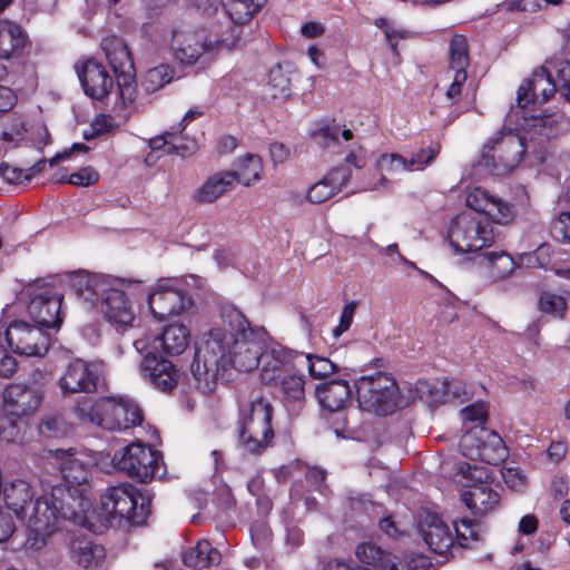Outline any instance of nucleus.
I'll return each instance as SVG.
<instances>
[{
    "label": "nucleus",
    "mask_w": 570,
    "mask_h": 570,
    "mask_svg": "<svg viewBox=\"0 0 570 570\" xmlns=\"http://www.w3.org/2000/svg\"><path fill=\"white\" fill-rule=\"evenodd\" d=\"M220 317L223 327L210 330L204 337L190 365L196 389L204 394L215 391L232 367L240 372L255 370L268 341L266 330L250 326L235 306H223Z\"/></svg>",
    "instance_id": "1"
},
{
    "label": "nucleus",
    "mask_w": 570,
    "mask_h": 570,
    "mask_svg": "<svg viewBox=\"0 0 570 570\" xmlns=\"http://www.w3.org/2000/svg\"><path fill=\"white\" fill-rule=\"evenodd\" d=\"M81 507H88L85 497L75 495L63 487H53L49 497L43 495L31 501L22 519L29 529L26 547L32 550L43 548L47 537L56 530L60 520L82 528L83 524L90 523Z\"/></svg>",
    "instance_id": "2"
},
{
    "label": "nucleus",
    "mask_w": 570,
    "mask_h": 570,
    "mask_svg": "<svg viewBox=\"0 0 570 570\" xmlns=\"http://www.w3.org/2000/svg\"><path fill=\"white\" fill-rule=\"evenodd\" d=\"M85 501L88 507L82 508L90 523L83 524V528L92 532H104L116 519L139 525L150 513V499L140 494L137 488L128 482L107 488L100 495L99 510L94 508L86 497Z\"/></svg>",
    "instance_id": "3"
},
{
    "label": "nucleus",
    "mask_w": 570,
    "mask_h": 570,
    "mask_svg": "<svg viewBox=\"0 0 570 570\" xmlns=\"http://www.w3.org/2000/svg\"><path fill=\"white\" fill-rule=\"evenodd\" d=\"M70 283L76 294L92 306L100 305L107 320L120 327L131 325L135 314L125 296L124 288L130 282L110 276L79 272L71 276Z\"/></svg>",
    "instance_id": "4"
},
{
    "label": "nucleus",
    "mask_w": 570,
    "mask_h": 570,
    "mask_svg": "<svg viewBox=\"0 0 570 570\" xmlns=\"http://www.w3.org/2000/svg\"><path fill=\"white\" fill-rule=\"evenodd\" d=\"M273 413L272 403L261 391L239 404L237 442L244 452L259 455L273 444Z\"/></svg>",
    "instance_id": "5"
},
{
    "label": "nucleus",
    "mask_w": 570,
    "mask_h": 570,
    "mask_svg": "<svg viewBox=\"0 0 570 570\" xmlns=\"http://www.w3.org/2000/svg\"><path fill=\"white\" fill-rule=\"evenodd\" d=\"M531 147L517 130L503 126L490 137L482 149L479 166L495 176L510 175Z\"/></svg>",
    "instance_id": "6"
},
{
    "label": "nucleus",
    "mask_w": 570,
    "mask_h": 570,
    "mask_svg": "<svg viewBox=\"0 0 570 570\" xmlns=\"http://www.w3.org/2000/svg\"><path fill=\"white\" fill-rule=\"evenodd\" d=\"M13 353L23 356H43L49 348V337L40 326H31L22 321L12 322L3 332L0 327V376L11 377L17 371V361L8 354L2 344V335Z\"/></svg>",
    "instance_id": "7"
},
{
    "label": "nucleus",
    "mask_w": 570,
    "mask_h": 570,
    "mask_svg": "<svg viewBox=\"0 0 570 570\" xmlns=\"http://www.w3.org/2000/svg\"><path fill=\"white\" fill-rule=\"evenodd\" d=\"M355 389L363 411L385 416L397 407L399 389L395 380L387 373L376 372L361 376L355 382Z\"/></svg>",
    "instance_id": "8"
},
{
    "label": "nucleus",
    "mask_w": 570,
    "mask_h": 570,
    "mask_svg": "<svg viewBox=\"0 0 570 570\" xmlns=\"http://www.w3.org/2000/svg\"><path fill=\"white\" fill-rule=\"evenodd\" d=\"M448 237L455 252L470 253L490 246L494 233L488 218L462 212L451 220Z\"/></svg>",
    "instance_id": "9"
},
{
    "label": "nucleus",
    "mask_w": 570,
    "mask_h": 570,
    "mask_svg": "<svg viewBox=\"0 0 570 570\" xmlns=\"http://www.w3.org/2000/svg\"><path fill=\"white\" fill-rule=\"evenodd\" d=\"M116 468L131 479L147 483L160 474L163 461L158 451L139 442L129 444L112 459Z\"/></svg>",
    "instance_id": "10"
},
{
    "label": "nucleus",
    "mask_w": 570,
    "mask_h": 570,
    "mask_svg": "<svg viewBox=\"0 0 570 570\" xmlns=\"http://www.w3.org/2000/svg\"><path fill=\"white\" fill-rule=\"evenodd\" d=\"M460 473L465 480L473 482L466 484L468 490L463 492L462 501L474 514L482 517L498 509L500 494L488 482H482L487 476L483 469L463 463L460 465Z\"/></svg>",
    "instance_id": "11"
},
{
    "label": "nucleus",
    "mask_w": 570,
    "mask_h": 570,
    "mask_svg": "<svg viewBox=\"0 0 570 570\" xmlns=\"http://www.w3.org/2000/svg\"><path fill=\"white\" fill-rule=\"evenodd\" d=\"M100 426L110 431H122L140 425L142 410L128 396H107L98 400Z\"/></svg>",
    "instance_id": "12"
},
{
    "label": "nucleus",
    "mask_w": 570,
    "mask_h": 570,
    "mask_svg": "<svg viewBox=\"0 0 570 570\" xmlns=\"http://www.w3.org/2000/svg\"><path fill=\"white\" fill-rule=\"evenodd\" d=\"M153 315L164 321L184 312L191 304V298L178 281L165 279L157 283L148 296Z\"/></svg>",
    "instance_id": "13"
},
{
    "label": "nucleus",
    "mask_w": 570,
    "mask_h": 570,
    "mask_svg": "<svg viewBox=\"0 0 570 570\" xmlns=\"http://www.w3.org/2000/svg\"><path fill=\"white\" fill-rule=\"evenodd\" d=\"M351 386L345 380H331L320 383L315 387V396L322 409L338 413L332 421V428L337 436H345L347 419L342 412L351 401Z\"/></svg>",
    "instance_id": "14"
},
{
    "label": "nucleus",
    "mask_w": 570,
    "mask_h": 570,
    "mask_svg": "<svg viewBox=\"0 0 570 570\" xmlns=\"http://www.w3.org/2000/svg\"><path fill=\"white\" fill-rule=\"evenodd\" d=\"M62 294L49 285H37L31 289L28 313L41 328H59L62 318L60 308Z\"/></svg>",
    "instance_id": "15"
},
{
    "label": "nucleus",
    "mask_w": 570,
    "mask_h": 570,
    "mask_svg": "<svg viewBox=\"0 0 570 570\" xmlns=\"http://www.w3.org/2000/svg\"><path fill=\"white\" fill-rule=\"evenodd\" d=\"M523 135L528 145L538 158L543 160L542 146L550 139L556 138L561 131V116L552 114L523 116Z\"/></svg>",
    "instance_id": "16"
},
{
    "label": "nucleus",
    "mask_w": 570,
    "mask_h": 570,
    "mask_svg": "<svg viewBox=\"0 0 570 570\" xmlns=\"http://www.w3.org/2000/svg\"><path fill=\"white\" fill-rule=\"evenodd\" d=\"M98 383L97 365L80 358L71 361L59 379V387L63 396L75 393H95Z\"/></svg>",
    "instance_id": "17"
},
{
    "label": "nucleus",
    "mask_w": 570,
    "mask_h": 570,
    "mask_svg": "<svg viewBox=\"0 0 570 570\" xmlns=\"http://www.w3.org/2000/svg\"><path fill=\"white\" fill-rule=\"evenodd\" d=\"M139 371L144 380L164 393L171 392L180 379L179 371L170 361L159 357L153 352H148L144 356Z\"/></svg>",
    "instance_id": "18"
},
{
    "label": "nucleus",
    "mask_w": 570,
    "mask_h": 570,
    "mask_svg": "<svg viewBox=\"0 0 570 570\" xmlns=\"http://www.w3.org/2000/svg\"><path fill=\"white\" fill-rule=\"evenodd\" d=\"M223 45V41L208 42L206 35L202 31L175 30L171 37L175 58L186 65H194L204 53Z\"/></svg>",
    "instance_id": "19"
},
{
    "label": "nucleus",
    "mask_w": 570,
    "mask_h": 570,
    "mask_svg": "<svg viewBox=\"0 0 570 570\" xmlns=\"http://www.w3.org/2000/svg\"><path fill=\"white\" fill-rule=\"evenodd\" d=\"M101 48L118 79L121 95L135 79V65L125 41L117 36H109L101 40Z\"/></svg>",
    "instance_id": "20"
},
{
    "label": "nucleus",
    "mask_w": 570,
    "mask_h": 570,
    "mask_svg": "<svg viewBox=\"0 0 570 570\" xmlns=\"http://www.w3.org/2000/svg\"><path fill=\"white\" fill-rule=\"evenodd\" d=\"M556 92H559L558 76L553 78L551 72L542 66L535 69L532 76L520 86L517 96L518 106L524 108L531 102L543 104Z\"/></svg>",
    "instance_id": "21"
},
{
    "label": "nucleus",
    "mask_w": 570,
    "mask_h": 570,
    "mask_svg": "<svg viewBox=\"0 0 570 570\" xmlns=\"http://www.w3.org/2000/svg\"><path fill=\"white\" fill-rule=\"evenodd\" d=\"M298 356L299 353L294 350H289L276 342L266 341V346L263 348L259 362L262 364L261 379L263 383L272 385L283 375H286V371Z\"/></svg>",
    "instance_id": "22"
},
{
    "label": "nucleus",
    "mask_w": 570,
    "mask_h": 570,
    "mask_svg": "<svg viewBox=\"0 0 570 570\" xmlns=\"http://www.w3.org/2000/svg\"><path fill=\"white\" fill-rule=\"evenodd\" d=\"M466 206L472 209L473 214H481L490 217L493 223L500 225H507L513 220L514 214L512 207L490 195L483 188H474L466 196Z\"/></svg>",
    "instance_id": "23"
},
{
    "label": "nucleus",
    "mask_w": 570,
    "mask_h": 570,
    "mask_svg": "<svg viewBox=\"0 0 570 570\" xmlns=\"http://www.w3.org/2000/svg\"><path fill=\"white\" fill-rule=\"evenodd\" d=\"M42 396V392L37 386L10 384L4 390V412L16 417L30 415L39 407Z\"/></svg>",
    "instance_id": "24"
},
{
    "label": "nucleus",
    "mask_w": 570,
    "mask_h": 570,
    "mask_svg": "<svg viewBox=\"0 0 570 570\" xmlns=\"http://www.w3.org/2000/svg\"><path fill=\"white\" fill-rule=\"evenodd\" d=\"M78 77L87 96L96 100L106 98L114 88V78L96 59H88L78 70Z\"/></svg>",
    "instance_id": "25"
},
{
    "label": "nucleus",
    "mask_w": 570,
    "mask_h": 570,
    "mask_svg": "<svg viewBox=\"0 0 570 570\" xmlns=\"http://www.w3.org/2000/svg\"><path fill=\"white\" fill-rule=\"evenodd\" d=\"M419 529L424 542L438 554L446 553L454 543L449 527L435 513L421 514Z\"/></svg>",
    "instance_id": "26"
},
{
    "label": "nucleus",
    "mask_w": 570,
    "mask_h": 570,
    "mask_svg": "<svg viewBox=\"0 0 570 570\" xmlns=\"http://www.w3.org/2000/svg\"><path fill=\"white\" fill-rule=\"evenodd\" d=\"M57 460L60 461L59 469L63 481L68 484L65 490H70L75 495H83L82 491L76 487H81L88 482L90 468L88 463H85L75 453H70V450L57 449L53 451Z\"/></svg>",
    "instance_id": "27"
},
{
    "label": "nucleus",
    "mask_w": 570,
    "mask_h": 570,
    "mask_svg": "<svg viewBox=\"0 0 570 570\" xmlns=\"http://www.w3.org/2000/svg\"><path fill=\"white\" fill-rule=\"evenodd\" d=\"M184 127L179 130H169L149 140L151 151H160L163 155H177L187 158L194 155L198 145L195 139L181 135Z\"/></svg>",
    "instance_id": "28"
},
{
    "label": "nucleus",
    "mask_w": 570,
    "mask_h": 570,
    "mask_svg": "<svg viewBox=\"0 0 570 570\" xmlns=\"http://www.w3.org/2000/svg\"><path fill=\"white\" fill-rule=\"evenodd\" d=\"M305 383L303 374L287 373L273 384L277 386L283 404L293 414H298L305 405Z\"/></svg>",
    "instance_id": "29"
},
{
    "label": "nucleus",
    "mask_w": 570,
    "mask_h": 570,
    "mask_svg": "<svg viewBox=\"0 0 570 570\" xmlns=\"http://www.w3.org/2000/svg\"><path fill=\"white\" fill-rule=\"evenodd\" d=\"M2 495L7 508L13 511L17 518L24 519L27 505L31 503L35 492L27 480L12 478L4 481Z\"/></svg>",
    "instance_id": "30"
},
{
    "label": "nucleus",
    "mask_w": 570,
    "mask_h": 570,
    "mask_svg": "<svg viewBox=\"0 0 570 570\" xmlns=\"http://www.w3.org/2000/svg\"><path fill=\"white\" fill-rule=\"evenodd\" d=\"M351 178L352 171L350 169L335 167L309 188L307 199L313 204L324 203L346 186Z\"/></svg>",
    "instance_id": "31"
},
{
    "label": "nucleus",
    "mask_w": 570,
    "mask_h": 570,
    "mask_svg": "<svg viewBox=\"0 0 570 570\" xmlns=\"http://www.w3.org/2000/svg\"><path fill=\"white\" fill-rule=\"evenodd\" d=\"M28 36L20 24L0 20V58L9 61L18 59L27 46Z\"/></svg>",
    "instance_id": "32"
},
{
    "label": "nucleus",
    "mask_w": 570,
    "mask_h": 570,
    "mask_svg": "<svg viewBox=\"0 0 570 570\" xmlns=\"http://www.w3.org/2000/svg\"><path fill=\"white\" fill-rule=\"evenodd\" d=\"M236 186V176L234 171L223 170L208 177L196 190L195 199L198 203L210 204L217 198L234 189Z\"/></svg>",
    "instance_id": "33"
},
{
    "label": "nucleus",
    "mask_w": 570,
    "mask_h": 570,
    "mask_svg": "<svg viewBox=\"0 0 570 570\" xmlns=\"http://www.w3.org/2000/svg\"><path fill=\"white\" fill-rule=\"evenodd\" d=\"M190 331L187 326L174 323L165 327L161 335L155 337L154 348L161 347L169 356L181 354L189 344Z\"/></svg>",
    "instance_id": "34"
},
{
    "label": "nucleus",
    "mask_w": 570,
    "mask_h": 570,
    "mask_svg": "<svg viewBox=\"0 0 570 570\" xmlns=\"http://www.w3.org/2000/svg\"><path fill=\"white\" fill-rule=\"evenodd\" d=\"M71 552L77 563L86 569H96L105 560V548L89 540H75Z\"/></svg>",
    "instance_id": "35"
},
{
    "label": "nucleus",
    "mask_w": 570,
    "mask_h": 570,
    "mask_svg": "<svg viewBox=\"0 0 570 570\" xmlns=\"http://www.w3.org/2000/svg\"><path fill=\"white\" fill-rule=\"evenodd\" d=\"M222 560L219 551L210 546L207 540L199 541L195 547L183 554V561L187 567L204 569L218 564Z\"/></svg>",
    "instance_id": "36"
},
{
    "label": "nucleus",
    "mask_w": 570,
    "mask_h": 570,
    "mask_svg": "<svg viewBox=\"0 0 570 570\" xmlns=\"http://www.w3.org/2000/svg\"><path fill=\"white\" fill-rule=\"evenodd\" d=\"M481 432L484 433L485 439L480 449V456H476L475 461L479 460L491 465L503 462L508 456V449L501 436L497 432L484 428H481Z\"/></svg>",
    "instance_id": "37"
},
{
    "label": "nucleus",
    "mask_w": 570,
    "mask_h": 570,
    "mask_svg": "<svg viewBox=\"0 0 570 570\" xmlns=\"http://www.w3.org/2000/svg\"><path fill=\"white\" fill-rule=\"evenodd\" d=\"M356 557L365 564L372 566L373 569L379 570H395L399 569L394 558L383 551L374 543H362L356 548Z\"/></svg>",
    "instance_id": "38"
},
{
    "label": "nucleus",
    "mask_w": 570,
    "mask_h": 570,
    "mask_svg": "<svg viewBox=\"0 0 570 570\" xmlns=\"http://www.w3.org/2000/svg\"><path fill=\"white\" fill-rule=\"evenodd\" d=\"M475 259L492 269L491 275L494 278H505L511 275L515 268L513 258L505 252H484L479 254Z\"/></svg>",
    "instance_id": "39"
},
{
    "label": "nucleus",
    "mask_w": 570,
    "mask_h": 570,
    "mask_svg": "<svg viewBox=\"0 0 570 570\" xmlns=\"http://www.w3.org/2000/svg\"><path fill=\"white\" fill-rule=\"evenodd\" d=\"M175 69L167 63H161L148 69L140 79V86L147 94H153L171 82Z\"/></svg>",
    "instance_id": "40"
},
{
    "label": "nucleus",
    "mask_w": 570,
    "mask_h": 570,
    "mask_svg": "<svg viewBox=\"0 0 570 570\" xmlns=\"http://www.w3.org/2000/svg\"><path fill=\"white\" fill-rule=\"evenodd\" d=\"M236 176V184L239 183L244 186H250L261 179L263 171V164L259 156L247 154L239 163L238 169L233 170Z\"/></svg>",
    "instance_id": "41"
},
{
    "label": "nucleus",
    "mask_w": 570,
    "mask_h": 570,
    "mask_svg": "<svg viewBox=\"0 0 570 570\" xmlns=\"http://www.w3.org/2000/svg\"><path fill=\"white\" fill-rule=\"evenodd\" d=\"M376 169L382 174L379 185L386 186L389 179L384 174L395 175L402 171H409L406 157L397 153L382 154L376 160Z\"/></svg>",
    "instance_id": "42"
},
{
    "label": "nucleus",
    "mask_w": 570,
    "mask_h": 570,
    "mask_svg": "<svg viewBox=\"0 0 570 570\" xmlns=\"http://www.w3.org/2000/svg\"><path fill=\"white\" fill-rule=\"evenodd\" d=\"M450 68L454 71H466L469 66L468 40L463 36H454L449 46Z\"/></svg>",
    "instance_id": "43"
},
{
    "label": "nucleus",
    "mask_w": 570,
    "mask_h": 570,
    "mask_svg": "<svg viewBox=\"0 0 570 570\" xmlns=\"http://www.w3.org/2000/svg\"><path fill=\"white\" fill-rule=\"evenodd\" d=\"M26 423L22 417H16L7 412L0 416V440L8 443L22 441Z\"/></svg>",
    "instance_id": "44"
},
{
    "label": "nucleus",
    "mask_w": 570,
    "mask_h": 570,
    "mask_svg": "<svg viewBox=\"0 0 570 570\" xmlns=\"http://www.w3.org/2000/svg\"><path fill=\"white\" fill-rule=\"evenodd\" d=\"M265 1L266 0H230L228 13L234 22L243 24L252 19L264 6Z\"/></svg>",
    "instance_id": "45"
},
{
    "label": "nucleus",
    "mask_w": 570,
    "mask_h": 570,
    "mask_svg": "<svg viewBox=\"0 0 570 570\" xmlns=\"http://www.w3.org/2000/svg\"><path fill=\"white\" fill-rule=\"evenodd\" d=\"M440 150L441 145L439 142H434L428 147L421 148L416 153H412L409 157H406L409 171L424 170L434 161V159L440 154Z\"/></svg>",
    "instance_id": "46"
},
{
    "label": "nucleus",
    "mask_w": 570,
    "mask_h": 570,
    "mask_svg": "<svg viewBox=\"0 0 570 570\" xmlns=\"http://www.w3.org/2000/svg\"><path fill=\"white\" fill-rule=\"evenodd\" d=\"M481 428L482 426H474L473 429H470L460 440L461 453L472 461H475V458L480 456V449L485 439L484 433L481 432Z\"/></svg>",
    "instance_id": "47"
},
{
    "label": "nucleus",
    "mask_w": 570,
    "mask_h": 570,
    "mask_svg": "<svg viewBox=\"0 0 570 570\" xmlns=\"http://www.w3.org/2000/svg\"><path fill=\"white\" fill-rule=\"evenodd\" d=\"M267 87L273 98H286L289 96L291 80L279 65L271 69Z\"/></svg>",
    "instance_id": "48"
},
{
    "label": "nucleus",
    "mask_w": 570,
    "mask_h": 570,
    "mask_svg": "<svg viewBox=\"0 0 570 570\" xmlns=\"http://www.w3.org/2000/svg\"><path fill=\"white\" fill-rule=\"evenodd\" d=\"M456 540L460 547L472 548L480 539L479 524L470 519H461L454 522Z\"/></svg>",
    "instance_id": "49"
},
{
    "label": "nucleus",
    "mask_w": 570,
    "mask_h": 570,
    "mask_svg": "<svg viewBox=\"0 0 570 570\" xmlns=\"http://www.w3.org/2000/svg\"><path fill=\"white\" fill-rule=\"evenodd\" d=\"M75 416L81 422L92 423L100 426V413L98 411V400L92 402L86 396L78 399L72 407Z\"/></svg>",
    "instance_id": "50"
},
{
    "label": "nucleus",
    "mask_w": 570,
    "mask_h": 570,
    "mask_svg": "<svg viewBox=\"0 0 570 570\" xmlns=\"http://www.w3.org/2000/svg\"><path fill=\"white\" fill-rule=\"evenodd\" d=\"M306 360L308 362L309 376L315 380H326L337 370L336 365L326 357L307 354Z\"/></svg>",
    "instance_id": "51"
},
{
    "label": "nucleus",
    "mask_w": 570,
    "mask_h": 570,
    "mask_svg": "<svg viewBox=\"0 0 570 570\" xmlns=\"http://www.w3.org/2000/svg\"><path fill=\"white\" fill-rule=\"evenodd\" d=\"M539 308L543 313L562 318L567 309V303L563 296L544 292L540 296Z\"/></svg>",
    "instance_id": "52"
},
{
    "label": "nucleus",
    "mask_w": 570,
    "mask_h": 570,
    "mask_svg": "<svg viewBox=\"0 0 570 570\" xmlns=\"http://www.w3.org/2000/svg\"><path fill=\"white\" fill-rule=\"evenodd\" d=\"M99 180V174L92 167H82L79 170L72 173L68 178L61 177L57 181L60 184H71L75 186H91Z\"/></svg>",
    "instance_id": "53"
},
{
    "label": "nucleus",
    "mask_w": 570,
    "mask_h": 570,
    "mask_svg": "<svg viewBox=\"0 0 570 570\" xmlns=\"http://www.w3.org/2000/svg\"><path fill=\"white\" fill-rule=\"evenodd\" d=\"M556 72L558 76L559 94L570 102V60L558 62Z\"/></svg>",
    "instance_id": "54"
},
{
    "label": "nucleus",
    "mask_w": 570,
    "mask_h": 570,
    "mask_svg": "<svg viewBox=\"0 0 570 570\" xmlns=\"http://www.w3.org/2000/svg\"><path fill=\"white\" fill-rule=\"evenodd\" d=\"M375 24L383 30L386 41L389 42L392 52L395 56H399L397 45H399V40L404 38V33L402 31L395 29L384 18L376 19Z\"/></svg>",
    "instance_id": "55"
},
{
    "label": "nucleus",
    "mask_w": 570,
    "mask_h": 570,
    "mask_svg": "<svg viewBox=\"0 0 570 570\" xmlns=\"http://www.w3.org/2000/svg\"><path fill=\"white\" fill-rule=\"evenodd\" d=\"M443 392L446 400H468L466 386L463 382L452 379L443 382Z\"/></svg>",
    "instance_id": "56"
},
{
    "label": "nucleus",
    "mask_w": 570,
    "mask_h": 570,
    "mask_svg": "<svg viewBox=\"0 0 570 570\" xmlns=\"http://www.w3.org/2000/svg\"><path fill=\"white\" fill-rule=\"evenodd\" d=\"M463 420L476 423L475 426L483 424L488 417V410L484 403H474L461 411Z\"/></svg>",
    "instance_id": "57"
},
{
    "label": "nucleus",
    "mask_w": 570,
    "mask_h": 570,
    "mask_svg": "<svg viewBox=\"0 0 570 570\" xmlns=\"http://www.w3.org/2000/svg\"><path fill=\"white\" fill-rule=\"evenodd\" d=\"M553 237L570 243V212H563L552 224Z\"/></svg>",
    "instance_id": "58"
},
{
    "label": "nucleus",
    "mask_w": 570,
    "mask_h": 570,
    "mask_svg": "<svg viewBox=\"0 0 570 570\" xmlns=\"http://www.w3.org/2000/svg\"><path fill=\"white\" fill-rule=\"evenodd\" d=\"M357 307V303L352 301L344 305L341 317H340V324L334 328L333 333L337 337L342 335L344 332H346L353 322V317L355 315V311Z\"/></svg>",
    "instance_id": "59"
},
{
    "label": "nucleus",
    "mask_w": 570,
    "mask_h": 570,
    "mask_svg": "<svg viewBox=\"0 0 570 570\" xmlns=\"http://www.w3.org/2000/svg\"><path fill=\"white\" fill-rule=\"evenodd\" d=\"M39 431L47 438L58 436L65 431V422L60 417H48L41 422Z\"/></svg>",
    "instance_id": "60"
},
{
    "label": "nucleus",
    "mask_w": 570,
    "mask_h": 570,
    "mask_svg": "<svg viewBox=\"0 0 570 570\" xmlns=\"http://www.w3.org/2000/svg\"><path fill=\"white\" fill-rule=\"evenodd\" d=\"M340 135V128L336 126H325L313 132L314 138L322 147H327L336 142Z\"/></svg>",
    "instance_id": "61"
},
{
    "label": "nucleus",
    "mask_w": 570,
    "mask_h": 570,
    "mask_svg": "<svg viewBox=\"0 0 570 570\" xmlns=\"http://www.w3.org/2000/svg\"><path fill=\"white\" fill-rule=\"evenodd\" d=\"M502 478L507 485L515 491H521L525 485V476L519 469L509 468L502 471Z\"/></svg>",
    "instance_id": "62"
},
{
    "label": "nucleus",
    "mask_w": 570,
    "mask_h": 570,
    "mask_svg": "<svg viewBox=\"0 0 570 570\" xmlns=\"http://www.w3.org/2000/svg\"><path fill=\"white\" fill-rule=\"evenodd\" d=\"M16 524L11 513L0 508V543L7 541L14 532Z\"/></svg>",
    "instance_id": "63"
},
{
    "label": "nucleus",
    "mask_w": 570,
    "mask_h": 570,
    "mask_svg": "<svg viewBox=\"0 0 570 570\" xmlns=\"http://www.w3.org/2000/svg\"><path fill=\"white\" fill-rule=\"evenodd\" d=\"M0 175L11 184H21L27 181L24 176L26 169H21L18 167L10 166L8 164L0 165Z\"/></svg>",
    "instance_id": "64"
}]
</instances>
